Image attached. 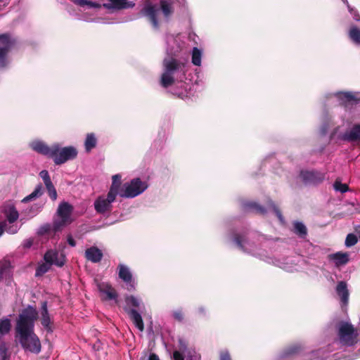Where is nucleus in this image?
Instances as JSON below:
<instances>
[{"instance_id": "1", "label": "nucleus", "mask_w": 360, "mask_h": 360, "mask_svg": "<svg viewBox=\"0 0 360 360\" xmlns=\"http://www.w3.org/2000/svg\"><path fill=\"white\" fill-rule=\"evenodd\" d=\"M37 318L36 308L28 305L19 314L15 326L20 345L25 351L34 354H39L41 349L40 340L34 332V322Z\"/></svg>"}, {"instance_id": "2", "label": "nucleus", "mask_w": 360, "mask_h": 360, "mask_svg": "<svg viewBox=\"0 0 360 360\" xmlns=\"http://www.w3.org/2000/svg\"><path fill=\"white\" fill-rule=\"evenodd\" d=\"M164 72L161 75L160 84L164 88H168L175 83L174 75L181 72L183 75L186 74V63L170 57L165 58L162 62Z\"/></svg>"}, {"instance_id": "3", "label": "nucleus", "mask_w": 360, "mask_h": 360, "mask_svg": "<svg viewBox=\"0 0 360 360\" xmlns=\"http://www.w3.org/2000/svg\"><path fill=\"white\" fill-rule=\"evenodd\" d=\"M44 260L45 263L39 264L36 269L35 276H41L49 271L52 265H56L58 267H62L65 264V257L64 255L60 254L57 250H49L44 255Z\"/></svg>"}, {"instance_id": "4", "label": "nucleus", "mask_w": 360, "mask_h": 360, "mask_svg": "<svg viewBox=\"0 0 360 360\" xmlns=\"http://www.w3.org/2000/svg\"><path fill=\"white\" fill-rule=\"evenodd\" d=\"M340 343L346 347H352L359 341V333L354 326L347 321H340L338 326Z\"/></svg>"}, {"instance_id": "5", "label": "nucleus", "mask_w": 360, "mask_h": 360, "mask_svg": "<svg viewBox=\"0 0 360 360\" xmlns=\"http://www.w3.org/2000/svg\"><path fill=\"white\" fill-rule=\"evenodd\" d=\"M72 211L73 207L67 202H63L58 205L57 214L60 219H54L53 221L54 233L60 231L65 226L72 223L71 214Z\"/></svg>"}, {"instance_id": "6", "label": "nucleus", "mask_w": 360, "mask_h": 360, "mask_svg": "<svg viewBox=\"0 0 360 360\" xmlns=\"http://www.w3.org/2000/svg\"><path fill=\"white\" fill-rule=\"evenodd\" d=\"M148 188V184L140 178L131 179L129 183L122 185L120 196L125 198H132L143 193Z\"/></svg>"}, {"instance_id": "7", "label": "nucleus", "mask_w": 360, "mask_h": 360, "mask_svg": "<svg viewBox=\"0 0 360 360\" xmlns=\"http://www.w3.org/2000/svg\"><path fill=\"white\" fill-rule=\"evenodd\" d=\"M54 154L51 155L54 163L60 165L65 162L74 160L77 156V150L73 146L61 148L58 143H54Z\"/></svg>"}, {"instance_id": "8", "label": "nucleus", "mask_w": 360, "mask_h": 360, "mask_svg": "<svg viewBox=\"0 0 360 360\" xmlns=\"http://www.w3.org/2000/svg\"><path fill=\"white\" fill-rule=\"evenodd\" d=\"M15 43L16 40L9 33L0 34V68L6 67L7 55Z\"/></svg>"}, {"instance_id": "9", "label": "nucleus", "mask_w": 360, "mask_h": 360, "mask_svg": "<svg viewBox=\"0 0 360 360\" xmlns=\"http://www.w3.org/2000/svg\"><path fill=\"white\" fill-rule=\"evenodd\" d=\"M300 176L305 184H318L322 182L325 178L324 174L318 171H301Z\"/></svg>"}, {"instance_id": "10", "label": "nucleus", "mask_w": 360, "mask_h": 360, "mask_svg": "<svg viewBox=\"0 0 360 360\" xmlns=\"http://www.w3.org/2000/svg\"><path fill=\"white\" fill-rule=\"evenodd\" d=\"M140 13L141 15L148 18L154 28L157 29L159 27L155 6L151 4L150 3H147L141 10Z\"/></svg>"}, {"instance_id": "11", "label": "nucleus", "mask_w": 360, "mask_h": 360, "mask_svg": "<svg viewBox=\"0 0 360 360\" xmlns=\"http://www.w3.org/2000/svg\"><path fill=\"white\" fill-rule=\"evenodd\" d=\"M97 287L100 292L106 295V300H117L118 294L109 283H98Z\"/></svg>"}, {"instance_id": "12", "label": "nucleus", "mask_w": 360, "mask_h": 360, "mask_svg": "<svg viewBox=\"0 0 360 360\" xmlns=\"http://www.w3.org/2000/svg\"><path fill=\"white\" fill-rule=\"evenodd\" d=\"M41 323L47 332L51 333L52 329V321L48 311L47 302L44 301L41 304Z\"/></svg>"}, {"instance_id": "13", "label": "nucleus", "mask_w": 360, "mask_h": 360, "mask_svg": "<svg viewBox=\"0 0 360 360\" xmlns=\"http://www.w3.org/2000/svg\"><path fill=\"white\" fill-rule=\"evenodd\" d=\"M32 148L44 155L47 156L48 158H51V155L54 154L55 150L54 149V144L49 146L45 143L42 141H35L32 143Z\"/></svg>"}, {"instance_id": "14", "label": "nucleus", "mask_w": 360, "mask_h": 360, "mask_svg": "<svg viewBox=\"0 0 360 360\" xmlns=\"http://www.w3.org/2000/svg\"><path fill=\"white\" fill-rule=\"evenodd\" d=\"M94 207L98 213L104 214L111 210L112 205L109 202V200H105V198L100 196L95 200Z\"/></svg>"}, {"instance_id": "15", "label": "nucleus", "mask_w": 360, "mask_h": 360, "mask_svg": "<svg viewBox=\"0 0 360 360\" xmlns=\"http://www.w3.org/2000/svg\"><path fill=\"white\" fill-rule=\"evenodd\" d=\"M124 301L126 304L124 308L125 312H128L129 309L140 310L141 305H143L141 300L134 295L125 296Z\"/></svg>"}, {"instance_id": "16", "label": "nucleus", "mask_w": 360, "mask_h": 360, "mask_svg": "<svg viewBox=\"0 0 360 360\" xmlns=\"http://www.w3.org/2000/svg\"><path fill=\"white\" fill-rule=\"evenodd\" d=\"M134 4L127 2V0H109L108 3L104 4L103 6L108 9L121 10L132 7Z\"/></svg>"}, {"instance_id": "17", "label": "nucleus", "mask_w": 360, "mask_h": 360, "mask_svg": "<svg viewBox=\"0 0 360 360\" xmlns=\"http://www.w3.org/2000/svg\"><path fill=\"white\" fill-rule=\"evenodd\" d=\"M137 309H129L128 312H126L132 321L135 326L140 330L143 331L144 323L143 319Z\"/></svg>"}, {"instance_id": "18", "label": "nucleus", "mask_w": 360, "mask_h": 360, "mask_svg": "<svg viewBox=\"0 0 360 360\" xmlns=\"http://www.w3.org/2000/svg\"><path fill=\"white\" fill-rule=\"evenodd\" d=\"M85 256L88 260L97 263L102 259L103 253L97 247L93 246L86 250Z\"/></svg>"}, {"instance_id": "19", "label": "nucleus", "mask_w": 360, "mask_h": 360, "mask_svg": "<svg viewBox=\"0 0 360 360\" xmlns=\"http://www.w3.org/2000/svg\"><path fill=\"white\" fill-rule=\"evenodd\" d=\"M336 292L344 304H347L349 300V291L347 283L345 281H340L336 287Z\"/></svg>"}, {"instance_id": "20", "label": "nucleus", "mask_w": 360, "mask_h": 360, "mask_svg": "<svg viewBox=\"0 0 360 360\" xmlns=\"http://www.w3.org/2000/svg\"><path fill=\"white\" fill-rule=\"evenodd\" d=\"M330 257L334 261L337 266L346 264L349 262V255L347 253L338 252L330 255Z\"/></svg>"}, {"instance_id": "21", "label": "nucleus", "mask_w": 360, "mask_h": 360, "mask_svg": "<svg viewBox=\"0 0 360 360\" xmlns=\"http://www.w3.org/2000/svg\"><path fill=\"white\" fill-rule=\"evenodd\" d=\"M344 139L348 141H359L360 124H355L348 133L345 134Z\"/></svg>"}, {"instance_id": "22", "label": "nucleus", "mask_w": 360, "mask_h": 360, "mask_svg": "<svg viewBox=\"0 0 360 360\" xmlns=\"http://www.w3.org/2000/svg\"><path fill=\"white\" fill-rule=\"evenodd\" d=\"M119 277L125 283H130L132 280V274L129 269L124 265L120 264L118 265Z\"/></svg>"}, {"instance_id": "23", "label": "nucleus", "mask_w": 360, "mask_h": 360, "mask_svg": "<svg viewBox=\"0 0 360 360\" xmlns=\"http://www.w3.org/2000/svg\"><path fill=\"white\" fill-rule=\"evenodd\" d=\"M97 144V139L94 133L87 134L85 141L84 146L86 152H90L93 148L96 146Z\"/></svg>"}, {"instance_id": "24", "label": "nucleus", "mask_w": 360, "mask_h": 360, "mask_svg": "<svg viewBox=\"0 0 360 360\" xmlns=\"http://www.w3.org/2000/svg\"><path fill=\"white\" fill-rule=\"evenodd\" d=\"M349 39L356 44H360V28L351 25L348 32Z\"/></svg>"}, {"instance_id": "25", "label": "nucleus", "mask_w": 360, "mask_h": 360, "mask_svg": "<svg viewBox=\"0 0 360 360\" xmlns=\"http://www.w3.org/2000/svg\"><path fill=\"white\" fill-rule=\"evenodd\" d=\"M42 194H43L42 185L41 184H39V185H37L36 186L34 191L32 193H30L27 196L25 197L22 200V202L27 203L30 201H32V200L36 199L37 198L41 196Z\"/></svg>"}, {"instance_id": "26", "label": "nucleus", "mask_w": 360, "mask_h": 360, "mask_svg": "<svg viewBox=\"0 0 360 360\" xmlns=\"http://www.w3.org/2000/svg\"><path fill=\"white\" fill-rule=\"evenodd\" d=\"M293 231L300 238H305L307 235V229L306 226L300 221H295L293 223Z\"/></svg>"}, {"instance_id": "27", "label": "nucleus", "mask_w": 360, "mask_h": 360, "mask_svg": "<svg viewBox=\"0 0 360 360\" xmlns=\"http://www.w3.org/2000/svg\"><path fill=\"white\" fill-rule=\"evenodd\" d=\"M233 240L240 250H241L243 252L246 251V249L243 245V243H246L247 240L245 235H242L238 233H233Z\"/></svg>"}, {"instance_id": "28", "label": "nucleus", "mask_w": 360, "mask_h": 360, "mask_svg": "<svg viewBox=\"0 0 360 360\" xmlns=\"http://www.w3.org/2000/svg\"><path fill=\"white\" fill-rule=\"evenodd\" d=\"M161 11L165 18H169L174 13V8L171 3L166 0L160 1Z\"/></svg>"}, {"instance_id": "29", "label": "nucleus", "mask_w": 360, "mask_h": 360, "mask_svg": "<svg viewBox=\"0 0 360 360\" xmlns=\"http://www.w3.org/2000/svg\"><path fill=\"white\" fill-rule=\"evenodd\" d=\"M245 207L248 210H252L255 211L256 213L260 214H265L266 213V210L265 207L259 205L255 202H248L244 205Z\"/></svg>"}, {"instance_id": "30", "label": "nucleus", "mask_w": 360, "mask_h": 360, "mask_svg": "<svg viewBox=\"0 0 360 360\" xmlns=\"http://www.w3.org/2000/svg\"><path fill=\"white\" fill-rule=\"evenodd\" d=\"M11 329V322L8 318L0 319V335L8 334Z\"/></svg>"}, {"instance_id": "31", "label": "nucleus", "mask_w": 360, "mask_h": 360, "mask_svg": "<svg viewBox=\"0 0 360 360\" xmlns=\"http://www.w3.org/2000/svg\"><path fill=\"white\" fill-rule=\"evenodd\" d=\"M202 51L197 47H194L192 51L191 61L194 65L200 66L201 65Z\"/></svg>"}, {"instance_id": "32", "label": "nucleus", "mask_w": 360, "mask_h": 360, "mask_svg": "<svg viewBox=\"0 0 360 360\" xmlns=\"http://www.w3.org/2000/svg\"><path fill=\"white\" fill-rule=\"evenodd\" d=\"M74 4L80 6H89L91 8H99L101 7V4L96 2H93L88 0H71Z\"/></svg>"}, {"instance_id": "33", "label": "nucleus", "mask_w": 360, "mask_h": 360, "mask_svg": "<svg viewBox=\"0 0 360 360\" xmlns=\"http://www.w3.org/2000/svg\"><path fill=\"white\" fill-rule=\"evenodd\" d=\"M51 231L53 232V224L51 225V224H44L43 225H41L37 230V234L39 236H43L46 234H49L50 233Z\"/></svg>"}, {"instance_id": "34", "label": "nucleus", "mask_w": 360, "mask_h": 360, "mask_svg": "<svg viewBox=\"0 0 360 360\" xmlns=\"http://www.w3.org/2000/svg\"><path fill=\"white\" fill-rule=\"evenodd\" d=\"M341 100L345 103L353 104L357 103L355 96L351 92H345L340 96Z\"/></svg>"}, {"instance_id": "35", "label": "nucleus", "mask_w": 360, "mask_h": 360, "mask_svg": "<svg viewBox=\"0 0 360 360\" xmlns=\"http://www.w3.org/2000/svg\"><path fill=\"white\" fill-rule=\"evenodd\" d=\"M19 217V213L15 207H11L6 214V218L10 224L14 223Z\"/></svg>"}, {"instance_id": "36", "label": "nucleus", "mask_w": 360, "mask_h": 360, "mask_svg": "<svg viewBox=\"0 0 360 360\" xmlns=\"http://www.w3.org/2000/svg\"><path fill=\"white\" fill-rule=\"evenodd\" d=\"M121 179H122V176L119 174L113 175L112 177V184H111L110 188H113L114 187V189H116L117 191H120V189L122 188V187H121V184H122Z\"/></svg>"}, {"instance_id": "37", "label": "nucleus", "mask_w": 360, "mask_h": 360, "mask_svg": "<svg viewBox=\"0 0 360 360\" xmlns=\"http://www.w3.org/2000/svg\"><path fill=\"white\" fill-rule=\"evenodd\" d=\"M8 348L4 342H0V360H9Z\"/></svg>"}, {"instance_id": "38", "label": "nucleus", "mask_w": 360, "mask_h": 360, "mask_svg": "<svg viewBox=\"0 0 360 360\" xmlns=\"http://www.w3.org/2000/svg\"><path fill=\"white\" fill-rule=\"evenodd\" d=\"M358 242V239L356 235L354 233H349L345 239V245L347 247H352L356 245Z\"/></svg>"}, {"instance_id": "39", "label": "nucleus", "mask_w": 360, "mask_h": 360, "mask_svg": "<svg viewBox=\"0 0 360 360\" xmlns=\"http://www.w3.org/2000/svg\"><path fill=\"white\" fill-rule=\"evenodd\" d=\"M120 191L114 189V187L110 188V191L108 193L107 198H105V200H109V202L111 204L112 202L115 201L116 196L117 195H120Z\"/></svg>"}, {"instance_id": "40", "label": "nucleus", "mask_w": 360, "mask_h": 360, "mask_svg": "<svg viewBox=\"0 0 360 360\" xmlns=\"http://www.w3.org/2000/svg\"><path fill=\"white\" fill-rule=\"evenodd\" d=\"M334 188L337 191H340L341 193H345L348 191L349 187L346 184H342L340 181H336L334 183Z\"/></svg>"}, {"instance_id": "41", "label": "nucleus", "mask_w": 360, "mask_h": 360, "mask_svg": "<svg viewBox=\"0 0 360 360\" xmlns=\"http://www.w3.org/2000/svg\"><path fill=\"white\" fill-rule=\"evenodd\" d=\"M301 349V347L300 345H292L289 347L285 352V356L293 355L298 353Z\"/></svg>"}, {"instance_id": "42", "label": "nucleus", "mask_w": 360, "mask_h": 360, "mask_svg": "<svg viewBox=\"0 0 360 360\" xmlns=\"http://www.w3.org/2000/svg\"><path fill=\"white\" fill-rule=\"evenodd\" d=\"M172 316L178 322H182L184 319V312L181 309L174 311L172 313Z\"/></svg>"}, {"instance_id": "43", "label": "nucleus", "mask_w": 360, "mask_h": 360, "mask_svg": "<svg viewBox=\"0 0 360 360\" xmlns=\"http://www.w3.org/2000/svg\"><path fill=\"white\" fill-rule=\"evenodd\" d=\"M348 11L352 15L353 19L357 22L360 21V15L359 12L354 8H352L350 5H348Z\"/></svg>"}, {"instance_id": "44", "label": "nucleus", "mask_w": 360, "mask_h": 360, "mask_svg": "<svg viewBox=\"0 0 360 360\" xmlns=\"http://www.w3.org/2000/svg\"><path fill=\"white\" fill-rule=\"evenodd\" d=\"M9 266L10 262L8 261H4L0 262V279L2 278L4 272Z\"/></svg>"}, {"instance_id": "45", "label": "nucleus", "mask_w": 360, "mask_h": 360, "mask_svg": "<svg viewBox=\"0 0 360 360\" xmlns=\"http://www.w3.org/2000/svg\"><path fill=\"white\" fill-rule=\"evenodd\" d=\"M269 205L273 209L278 218L280 219L282 218V214L278 207L274 204L272 200H269Z\"/></svg>"}, {"instance_id": "46", "label": "nucleus", "mask_w": 360, "mask_h": 360, "mask_svg": "<svg viewBox=\"0 0 360 360\" xmlns=\"http://www.w3.org/2000/svg\"><path fill=\"white\" fill-rule=\"evenodd\" d=\"M47 191L49 193V197L53 200H56V198H57V192H56V190L54 186L53 187H51V188H47Z\"/></svg>"}, {"instance_id": "47", "label": "nucleus", "mask_w": 360, "mask_h": 360, "mask_svg": "<svg viewBox=\"0 0 360 360\" xmlns=\"http://www.w3.org/2000/svg\"><path fill=\"white\" fill-rule=\"evenodd\" d=\"M34 243V239L33 238H27L24 240L22 246L25 249L30 248Z\"/></svg>"}, {"instance_id": "48", "label": "nucleus", "mask_w": 360, "mask_h": 360, "mask_svg": "<svg viewBox=\"0 0 360 360\" xmlns=\"http://www.w3.org/2000/svg\"><path fill=\"white\" fill-rule=\"evenodd\" d=\"M6 231L7 233H8L10 234H15L18 232V228L15 225H11L8 227L6 226Z\"/></svg>"}, {"instance_id": "49", "label": "nucleus", "mask_w": 360, "mask_h": 360, "mask_svg": "<svg viewBox=\"0 0 360 360\" xmlns=\"http://www.w3.org/2000/svg\"><path fill=\"white\" fill-rule=\"evenodd\" d=\"M174 360H184V355L179 351H174L173 352Z\"/></svg>"}, {"instance_id": "50", "label": "nucleus", "mask_w": 360, "mask_h": 360, "mask_svg": "<svg viewBox=\"0 0 360 360\" xmlns=\"http://www.w3.org/2000/svg\"><path fill=\"white\" fill-rule=\"evenodd\" d=\"M39 176L44 181H46V179H50V176L48 171L45 169L40 172Z\"/></svg>"}, {"instance_id": "51", "label": "nucleus", "mask_w": 360, "mask_h": 360, "mask_svg": "<svg viewBox=\"0 0 360 360\" xmlns=\"http://www.w3.org/2000/svg\"><path fill=\"white\" fill-rule=\"evenodd\" d=\"M220 360H231L229 353L228 352H221L220 353Z\"/></svg>"}, {"instance_id": "52", "label": "nucleus", "mask_w": 360, "mask_h": 360, "mask_svg": "<svg viewBox=\"0 0 360 360\" xmlns=\"http://www.w3.org/2000/svg\"><path fill=\"white\" fill-rule=\"evenodd\" d=\"M67 240H68V244L70 246L75 247L76 245V241L75 240V239L72 238V236L71 235L68 236Z\"/></svg>"}, {"instance_id": "53", "label": "nucleus", "mask_w": 360, "mask_h": 360, "mask_svg": "<svg viewBox=\"0 0 360 360\" xmlns=\"http://www.w3.org/2000/svg\"><path fill=\"white\" fill-rule=\"evenodd\" d=\"M126 283L127 284V290L129 291H133L135 290V283L132 280L130 283Z\"/></svg>"}, {"instance_id": "54", "label": "nucleus", "mask_w": 360, "mask_h": 360, "mask_svg": "<svg viewBox=\"0 0 360 360\" xmlns=\"http://www.w3.org/2000/svg\"><path fill=\"white\" fill-rule=\"evenodd\" d=\"M179 342L180 349L181 351L184 352L186 350V342L184 340H179Z\"/></svg>"}, {"instance_id": "55", "label": "nucleus", "mask_w": 360, "mask_h": 360, "mask_svg": "<svg viewBox=\"0 0 360 360\" xmlns=\"http://www.w3.org/2000/svg\"><path fill=\"white\" fill-rule=\"evenodd\" d=\"M45 186H46V189L49 188H51L53 186V184L51 180V178L49 179H46V181H44Z\"/></svg>"}, {"instance_id": "56", "label": "nucleus", "mask_w": 360, "mask_h": 360, "mask_svg": "<svg viewBox=\"0 0 360 360\" xmlns=\"http://www.w3.org/2000/svg\"><path fill=\"white\" fill-rule=\"evenodd\" d=\"M148 360H160V358L156 354L151 353L150 354Z\"/></svg>"}, {"instance_id": "57", "label": "nucleus", "mask_w": 360, "mask_h": 360, "mask_svg": "<svg viewBox=\"0 0 360 360\" xmlns=\"http://www.w3.org/2000/svg\"><path fill=\"white\" fill-rule=\"evenodd\" d=\"M6 224L5 221L0 222V236L4 233V229H6Z\"/></svg>"}, {"instance_id": "58", "label": "nucleus", "mask_w": 360, "mask_h": 360, "mask_svg": "<svg viewBox=\"0 0 360 360\" xmlns=\"http://www.w3.org/2000/svg\"><path fill=\"white\" fill-rule=\"evenodd\" d=\"M199 312L202 313V314H205V309L203 308H200L199 309Z\"/></svg>"}, {"instance_id": "59", "label": "nucleus", "mask_w": 360, "mask_h": 360, "mask_svg": "<svg viewBox=\"0 0 360 360\" xmlns=\"http://www.w3.org/2000/svg\"><path fill=\"white\" fill-rule=\"evenodd\" d=\"M346 5H347V7H348V5H349V2L347 0H342Z\"/></svg>"}, {"instance_id": "60", "label": "nucleus", "mask_w": 360, "mask_h": 360, "mask_svg": "<svg viewBox=\"0 0 360 360\" xmlns=\"http://www.w3.org/2000/svg\"><path fill=\"white\" fill-rule=\"evenodd\" d=\"M1 1H2V0H0V2H1Z\"/></svg>"}, {"instance_id": "61", "label": "nucleus", "mask_w": 360, "mask_h": 360, "mask_svg": "<svg viewBox=\"0 0 360 360\" xmlns=\"http://www.w3.org/2000/svg\"><path fill=\"white\" fill-rule=\"evenodd\" d=\"M359 237H360V235H359Z\"/></svg>"}]
</instances>
